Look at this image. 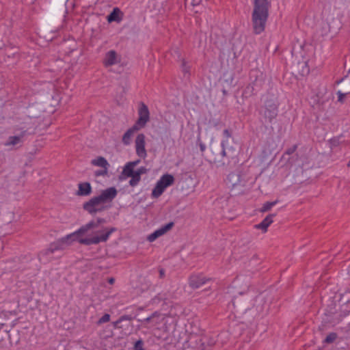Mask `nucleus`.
Returning <instances> with one entry per match:
<instances>
[{"label":"nucleus","instance_id":"obj_40","mask_svg":"<svg viewBox=\"0 0 350 350\" xmlns=\"http://www.w3.org/2000/svg\"><path fill=\"white\" fill-rule=\"evenodd\" d=\"M121 322H118V319L113 322V326L116 328H121V327L118 326V324L120 323Z\"/></svg>","mask_w":350,"mask_h":350},{"label":"nucleus","instance_id":"obj_38","mask_svg":"<svg viewBox=\"0 0 350 350\" xmlns=\"http://www.w3.org/2000/svg\"><path fill=\"white\" fill-rule=\"evenodd\" d=\"M224 135L227 138H230L231 137V133L228 129H225L224 131Z\"/></svg>","mask_w":350,"mask_h":350},{"label":"nucleus","instance_id":"obj_11","mask_svg":"<svg viewBox=\"0 0 350 350\" xmlns=\"http://www.w3.org/2000/svg\"><path fill=\"white\" fill-rule=\"evenodd\" d=\"M208 280H210V278H206L202 273L192 274L189 278V284L191 288L196 289L206 284Z\"/></svg>","mask_w":350,"mask_h":350},{"label":"nucleus","instance_id":"obj_15","mask_svg":"<svg viewBox=\"0 0 350 350\" xmlns=\"http://www.w3.org/2000/svg\"><path fill=\"white\" fill-rule=\"evenodd\" d=\"M221 147L222 150L221 154L223 157H226L228 159L234 157L235 153L234 150L227 146V141H223L221 142Z\"/></svg>","mask_w":350,"mask_h":350},{"label":"nucleus","instance_id":"obj_35","mask_svg":"<svg viewBox=\"0 0 350 350\" xmlns=\"http://www.w3.org/2000/svg\"><path fill=\"white\" fill-rule=\"evenodd\" d=\"M146 172H147V170L144 167H141L137 171H135L136 173H139V175L140 177H141L142 174L146 173Z\"/></svg>","mask_w":350,"mask_h":350},{"label":"nucleus","instance_id":"obj_16","mask_svg":"<svg viewBox=\"0 0 350 350\" xmlns=\"http://www.w3.org/2000/svg\"><path fill=\"white\" fill-rule=\"evenodd\" d=\"M138 130H139V127H137V126H135V124L131 128L128 129L122 137L123 144L125 145H129L131 142V138L132 135L135 132L137 131Z\"/></svg>","mask_w":350,"mask_h":350},{"label":"nucleus","instance_id":"obj_30","mask_svg":"<svg viewBox=\"0 0 350 350\" xmlns=\"http://www.w3.org/2000/svg\"><path fill=\"white\" fill-rule=\"evenodd\" d=\"M108 169L109 168H102L101 170H96L94 172V176L96 177L107 176Z\"/></svg>","mask_w":350,"mask_h":350},{"label":"nucleus","instance_id":"obj_10","mask_svg":"<svg viewBox=\"0 0 350 350\" xmlns=\"http://www.w3.org/2000/svg\"><path fill=\"white\" fill-rule=\"evenodd\" d=\"M174 226V223L171 221V222H169L168 224L161 226L160 228L156 230L152 233L149 234L147 237V239H146L147 241H148L149 242L154 241L159 237L163 236V234L167 233L168 231H170L173 228Z\"/></svg>","mask_w":350,"mask_h":350},{"label":"nucleus","instance_id":"obj_6","mask_svg":"<svg viewBox=\"0 0 350 350\" xmlns=\"http://www.w3.org/2000/svg\"><path fill=\"white\" fill-rule=\"evenodd\" d=\"M265 123H271L278 116V103L273 96L267 98L265 101L263 109L260 111Z\"/></svg>","mask_w":350,"mask_h":350},{"label":"nucleus","instance_id":"obj_29","mask_svg":"<svg viewBox=\"0 0 350 350\" xmlns=\"http://www.w3.org/2000/svg\"><path fill=\"white\" fill-rule=\"evenodd\" d=\"M144 342L142 339L137 340L133 346V350H145L144 348Z\"/></svg>","mask_w":350,"mask_h":350},{"label":"nucleus","instance_id":"obj_17","mask_svg":"<svg viewBox=\"0 0 350 350\" xmlns=\"http://www.w3.org/2000/svg\"><path fill=\"white\" fill-rule=\"evenodd\" d=\"M92 192V187L89 183H83L79 184L78 196H88Z\"/></svg>","mask_w":350,"mask_h":350},{"label":"nucleus","instance_id":"obj_20","mask_svg":"<svg viewBox=\"0 0 350 350\" xmlns=\"http://www.w3.org/2000/svg\"><path fill=\"white\" fill-rule=\"evenodd\" d=\"M139 161L129 162L123 168L122 174L126 177L133 176V174L135 172L133 168Z\"/></svg>","mask_w":350,"mask_h":350},{"label":"nucleus","instance_id":"obj_2","mask_svg":"<svg viewBox=\"0 0 350 350\" xmlns=\"http://www.w3.org/2000/svg\"><path fill=\"white\" fill-rule=\"evenodd\" d=\"M271 3L269 0H254L252 13V26L255 34H260L265 29Z\"/></svg>","mask_w":350,"mask_h":350},{"label":"nucleus","instance_id":"obj_9","mask_svg":"<svg viewBox=\"0 0 350 350\" xmlns=\"http://www.w3.org/2000/svg\"><path fill=\"white\" fill-rule=\"evenodd\" d=\"M138 113L139 118L135 125L137 126V127H139L140 129L141 128L144 127L150 120V113L148 108L144 103H141Z\"/></svg>","mask_w":350,"mask_h":350},{"label":"nucleus","instance_id":"obj_31","mask_svg":"<svg viewBox=\"0 0 350 350\" xmlns=\"http://www.w3.org/2000/svg\"><path fill=\"white\" fill-rule=\"evenodd\" d=\"M243 295V293H240V296L234 297L232 300V303L234 307L237 305L238 306H241V297Z\"/></svg>","mask_w":350,"mask_h":350},{"label":"nucleus","instance_id":"obj_44","mask_svg":"<svg viewBox=\"0 0 350 350\" xmlns=\"http://www.w3.org/2000/svg\"><path fill=\"white\" fill-rule=\"evenodd\" d=\"M347 166H348V167H350V161L348 162V163H347Z\"/></svg>","mask_w":350,"mask_h":350},{"label":"nucleus","instance_id":"obj_13","mask_svg":"<svg viewBox=\"0 0 350 350\" xmlns=\"http://www.w3.org/2000/svg\"><path fill=\"white\" fill-rule=\"evenodd\" d=\"M135 148L137 154L142 157L145 158L146 156V151L145 149V135L142 133L139 134L135 139Z\"/></svg>","mask_w":350,"mask_h":350},{"label":"nucleus","instance_id":"obj_36","mask_svg":"<svg viewBox=\"0 0 350 350\" xmlns=\"http://www.w3.org/2000/svg\"><path fill=\"white\" fill-rule=\"evenodd\" d=\"M337 94L338 95V101L342 103L344 98L346 96L347 94L342 93L340 91H338Z\"/></svg>","mask_w":350,"mask_h":350},{"label":"nucleus","instance_id":"obj_41","mask_svg":"<svg viewBox=\"0 0 350 350\" xmlns=\"http://www.w3.org/2000/svg\"><path fill=\"white\" fill-rule=\"evenodd\" d=\"M159 274H160V277H161V278L164 277V275H165V271H164V269H161L159 270Z\"/></svg>","mask_w":350,"mask_h":350},{"label":"nucleus","instance_id":"obj_23","mask_svg":"<svg viewBox=\"0 0 350 350\" xmlns=\"http://www.w3.org/2000/svg\"><path fill=\"white\" fill-rule=\"evenodd\" d=\"M276 148V144L274 139L272 137L267 139L265 142V149L263 152L265 154H271Z\"/></svg>","mask_w":350,"mask_h":350},{"label":"nucleus","instance_id":"obj_18","mask_svg":"<svg viewBox=\"0 0 350 350\" xmlns=\"http://www.w3.org/2000/svg\"><path fill=\"white\" fill-rule=\"evenodd\" d=\"M297 145L293 146L292 147L288 148L285 151L284 154L282 155V160H287L290 163H289L290 166L292 165L293 161H294L295 160V159H294V156H293L291 157H289V156L291 154H293L295 152V150H297Z\"/></svg>","mask_w":350,"mask_h":350},{"label":"nucleus","instance_id":"obj_32","mask_svg":"<svg viewBox=\"0 0 350 350\" xmlns=\"http://www.w3.org/2000/svg\"><path fill=\"white\" fill-rule=\"evenodd\" d=\"M110 320V315L109 314H105L97 322L98 325H101L103 323H107Z\"/></svg>","mask_w":350,"mask_h":350},{"label":"nucleus","instance_id":"obj_25","mask_svg":"<svg viewBox=\"0 0 350 350\" xmlns=\"http://www.w3.org/2000/svg\"><path fill=\"white\" fill-rule=\"evenodd\" d=\"M273 220H262L260 224H256L254 228L258 230H261L262 232L267 231L268 227L273 223Z\"/></svg>","mask_w":350,"mask_h":350},{"label":"nucleus","instance_id":"obj_4","mask_svg":"<svg viewBox=\"0 0 350 350\" xmlns=\"http://www.w3.org/2000/svg\"><path fill=\"white\" fill-rule=\"evenodd\" d=\"M256 178L247 173L234 172L230 173L226 178L227 185L237 194L247 193L253 187Z\"/></svg>","mask_w":350,"mask_h":350},{"label":"nucleus","instance_id":"obj_34","mask_svg":"<svg viewBox=\"0 0 350 350\" xmlns=\"http://www.w3.org/2000/svg\"><path fill=\"white\" fill-rule=\"evenodd\" d=\"M134 319L131 315L124 314L119 317L118 322H122L124 321H131Z\"/></svg>","mask_w":350,"mask_h":350},{"label":"nucleus","instance_id":"obj_24","mask_svg":"<svg viewBox=\"0 0 350 350\" xmlns=\"http://www.w3.org/2000/svg\"><path fill=\"white\" fill-rule=\"evenodd\" d=\"M120 10L118 8H113V11L107 16V21L110 23L112 21L119 22L121 21V18L119 17Z\"/></svg>","mask_w":350,"mask_h":350},{"label":"nucleus","instance_id":"obj_22","mask_svg":"<svg viewBox=\"0 0 350 350\" xmlns=\"http://www.w3.org/2000/svg\"><path fill=\"white\" fill-rule=\"evenodd\" d=\"M160 317V314L158 312H153L150 317L144 319L143 320H138L144 324L152 323L153 325H157L159 323L158 319Z\"/></svg>","mask_w":350,"mask_h":350},{"label":"nucleus","instance_id":"obj_42","mask_svg":"<svg viewBox=\"0 0 350 350\" xmlns=\"http://www.w3.org/2000/svg\"><path fill=\"white\" fill-rule=\"evenodd\" d=\"M108 282L109 284H113L115 282V279L113 278H110L109 280H108Z\"/></svg>","mask_w":350,"mask_h":350},{"label":"nucleus","instance_id":"obj_33","mask_svg":"<svg viewBox=\"0 0 350 350\" xmlns=\"http://www.w3.org/2000/svg\"><path fill=\"white\" fill-rule=\"evenodd\" d=\"M181 68H182V71L185 74L189 73L190 67L189 66H187V62H185V59H182V61H181Z\"/></svg>","mask_w":350,"mask_h":350},{"label":"nucleus","instance_id":"obj_21","mask_svg":"<svg viewBox=\"0 0 350 350\" xmlns=\"http://www.w3.org/2000/svg\"><path fill=\"white\" fill-rule=\"evenodd\" d=\"M327 316L328 321L333 325H336L342 321L343 317L340 312H329V314H327Z\"/></svg>","mask_w":350,"mask_h":350},{"label":"nucleus","instance_id":"obj_43","mask_svg":"<svg viewBox=\"0 0 350 350\" xmlns=\"http://www.w3.org/2000/svg\"><path fill=\"white\" fill-rule=\"evenodd\" d=\"M271 216L270 215H267L265 219H271Z\"/></svg>","mask_w":350,"mask_h":350},{"label":"nucleus","instance_id":"obj_27","mask_svg":"<svg viewBox=\"0 0 350 350\" xmlns=\"http://www.w3.org/2000/svg\"><path fill=\"white\" fill-rule=\"evenodd\" d=\"M131 179L129 181V185L132 187L136 186L139 182L140 181L141 177L139 175V173L135 172L133 174V176H131Z\"/></svg>","mask_w":350,"mask_h":350},{"label":"nucleus","instance_id":"obj_5","mask_svg":"<svg viewBox=\"0 0 350 350\" xmlns=\"http://www.w3.org/2000/svg\"><path fill=\"white\" fill-rule=\"evenodd\" d=\"M79 239L80 237L77 230V231L51 243L47 249L41 251L38 254V256L39 260L44 263L51 261L52 258L51 255L55 252L64 250L70 245L73 241H77L79 243Z\"/></svg>","mask_w":350,"mask_h":350},{"label":"nucleus","instance_id":"obj_28","mask_svg":"<svg viewBox=\"0 0 350 350\" xmlns=\"http://www.w3.org/2000/svg\"><path fill=\"white\" fill-rule=\"evenodd\" d=\"M276 204V201L274 202H267L260 208V212H266L271 209V208Z\"/></svg>","mask_w":350,"mask_h":350},{"label":"nucleus","instance_id":"obj_12","mask_svg":"<svg viewBox=\"0 0 350 350\" xmlns=\"http://www.w3.org/2000/svg\"><path fill=\"white\" fill-rule=\"evenodd\" d=\"M27 135L26 131H22L18 135L10 136L7 141L4 143L5 146L16 147L21 146L24 137Z\"/></svg>","mask_w":350,"mask_h":350},{"label":"nucleus","instance_id":"obj_39","mask_svg":"<svg viewBox=\"0 0 350 350\" xmlns=\"http://www.w3.org/2000/svg\"><path fill=\"white\" fill-rule=\"evenodd\" d=\"M200 150L202 152H204L205 150V149H206V146H205V145L204 144L200 143Z\"/></svg>","mask_w":350,"mask_h":350},{"label":"nucleus","instance_id":"obj_7","mask_svg":"<svg viewBox=\"0 0 350 350\" xmlns=\"http://www.w3.org/2000/svg\"><path fill=\"white\" fill-rule=\"evenodd\" d=\"M174 183V178L172 175L165 174L163 175L157 183L154 188L152 190V196L154 198L159 197L165 191V189L172 185Z\"/></svg>","mask_w":350,"mask_h":350},{"label":"nucleus","instance_id":"obj_19","mask_svg":"<svg viewBox=\"0 0 350 350\" xmlns=\"http://www.w3.org/2000/svg\"><path fill=\"white\" fill-rule=\"evenodd\" d=\"M91 164L102 168H109L110 166L107 159L103 157H98L97 158L92 159L91 161Z\"/></svg>","mask_w":350,"mask_h":350},{"label":"nucleus","instance_id":"obj_26","mask_svg":"<svg viewBox=\"0 0 350 350\" xmlns=\"http://www.w3.org/2000/svg\"><path fill=\"white\" fill-rule=\"evenodd\" d=\"M337 338L338 334L336 332H331L326 336L323 342L325 344H331L334 342Z\"/></svg>","mask_w":350,"mask_h":350},{"label":"nucleus","instance_id":"obj_8","mask_svg":"<svg viewBox=\"0 0 350 350\" xmlns=\"http://www.w3.org/2000/svg\"><path fill=\"white\" fill-rule=\"evenodd\" d=\"M255 79L251 83L245 87L243 91V97L247 98L254 95L260 89L262 88L263 81L262 80V75L259 76L258 75H254Z\"/></svg>","mask_w":350,"mask_h":350},{"label":"nucleus","instance_id":"obj_14","mask_svg":"<svg viewBox=\"0 0 350 350\" xmlns=\"http://www.w3.org/2000/svg\"><path fill=\"white\" fill-rule=\"evenodd\" d=\"M117 63V53L115 51H109L105 54V58L103 59V64L105 66L108 67Z\"/></svg>","mask_w":350,"mask_h":350},{"label":"nucleus","instance_id":"obj_1","mask_svg":"<svg viewBox=\"0 0 350 350\" xmlns=\"http://www.w3.org/2000/svg\"><path fill=\"white\" fill-rule=\"evenodd\" d=\"M102 221L96 220V222L91 221L78 230L80 244L91 245L106 242L109 236L116 231V228L104 226L101 223Z\"/></svg>","mask_w":350,"mask_h":350},{"label":"nucleus","instance_id":"obj_37","mask_svg":"<svg viewBox=\"0 0 350 350\" xmlns=\"http://www.w3.org/2000/svg\"><path fill=\"white\" fill-rule=\"evenodd\" d=\"M204 339H205V338L200 339V342H201V346H200V347H199L198 350H206L205 345H205Z\"/></svg>","mask_w":350,"mask_h":350},{"label":"nucleus","instance_id":"obj_3","mask_svg":"<svg viewBox=\"0 0 350 350\" xmlns=\"http://www.w3.org/2000/svg\"><path fill=\"white\" fill-rule=\"evenodd\" d=\"M118 191L114 187L107 188L101 191L98 196L91 198L83 204V208L91 214L101 212L109 206L116 197Z\"/></svg>","mask_w":350,"mask_h":350}]
</instances>
